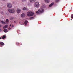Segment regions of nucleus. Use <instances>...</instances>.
Here are the masks:
<instances>
[{"mask_svg": "<svg viewBox=\"0 0 73 73\" xmlns=\"http://www.w3.org/2000/svg\"><path fill=\"white\" fill-rule=\"evenodd\" d=\"M8 12L10 13H14L15 11L14 9H8Z\"/></svg>", "mask_w": 73, "mask_h": 73, "instance_id": "1", "label": "nucleus"}, {"mask_svg": "<svg viewBox=\"0 0 73 73\" xmlns=\"http://www.w3.org/2000/svg\"><path fill=\"white\" fill-rule=\"evenodd\" d=\"M34 14L33 12L31 11H29L27 13V15L28 16L31 17Z\"/></svg>", "mask_w": 73, "mask_h": 73, "instance_id": "2", "label": "nucleus"}, {"mask_svg": "<svg viewBox=\"0 0 73 73\" xmlns=\"http://www.w3.org/2000/svg\"><path fill=\"white\" fill-rule=\"evenodd\" d=\"M34 7H35L36 8H38L39 6H40L39 3L38 2H35L34 4Z\"/></svg>", "mask_w": 73, "mask_h": 73, "instance_id": "3", "label": "nucleus"}, {"mask_svg": "<svg viewBox=\"0 0 73 73\" xmlns=\"http://www.w3.org/2000/svg\"><path fill=\"white\" fill-rule=\"evenodd\" d=\"M44 12V9H40L38 10V11H36V13L38 14L40 13H43Z\"/></svg>", "mask_w": 73, "mask_h": 73, "instance_id": "4", "label": "nucleus"}, {"mask_svg": "<svg viewBox=\"0 0 73 73\" xmlns=\"http://www.w3.org/2000/svg\"><path fill=\"white\" fill-rule=\"evenodd\" d=\"M7 8H11L12 7V5L11 3H8L7 4Z\"/></svg>", "mask_w": 73, "mask_h": 73, "instance_id": "5", "label": "nucleus"}, {"mask_svg": "<svg viewBox=\"0 0 73 73\" xmlns=\"http://www.w3.org/2000/svg\"><path fill=\"white\" fill-rule=\"evenodd\" d=\"M21 12V10L19 9H17V12L18 13H19Z\"/></svg>", "mask_w": 73, "mask_h": 73, "instance_id": "6", "label": "nucleus"}, {"mask_svg": "<svg viewBox=\"0 0 73 73\" xmlns=\"http://www.w3.org/2000/svg\"><path fill=\"white\" fill-rule=\"evenodd\" d=\"M23 11H28V9L27 8L24 7L23 8Z\"/></svg>", "mask_w": 73, "mask_h": 73, "instance_id": "7", "label": "nucleus"}, {"mask_svg": "<svg viewBox=\"0 0 73 73\" xmlns=\"http://www.w3.org/2000/svg\"><path fill=\"white\" fill-rule=\"evenodd\" d=\"M49 0H44V1L46 3H49Z\"/></svg>", "mask_w": 73, "mask_h": 73, "instance_id": "8", "label": "nucleus"}, {"mask_svg": "<svg viewBox=\"0 0 73 73\" xmlns=\"http://www.w3.org/2000/svg\"><path fill=\"white\" fill-rule=\"evenodd\" d=\"M25 14L23 13L21 15V17H25Z\"/></svg>", "mask_w": 73, "mask_h": 73, "instance_id": "9", "label": "nucleus"}, {"mask_svg": "<svg viewBox=\"0 0 73 73\" xmlns=\"http://www.w3.org/2000/svg\"><path fill=\"white\" fill-rule=\"evenodd\" d=\"M35 1V0H30V2L31 3H34Z\"/></svg>", "mask_w": 73, "mask_h": 73, "instance_id": "10", "label": "nucleus"}, {"mask_svg": "<svg viewBox=\"0 0 73 73\" xmlns=\"http://www.w3.org/2000/svg\"><path fill=\"white\" fill-rule=\"evenodd\" d=\"M0 44L1 45H2V46H3V45H4V43L1 42H0Z\"/></svg>", "mask_w": 73, "mask_h": 73, "instance_id": "11", "label": "nucleus"}, {"mask_svg": "<svg viewBox=\"0 0 73 73\" xmlns=\"http://www.w3.org/2000/svg\"><path fill=\"white\" fill-rule=\"evenodd\" d=\"M53 4H54V3H52L49 5V7H52V5H53Z\"/></svg>", "mask_w": 73, "mask_h": 73, "instance_id": "12", "label": "nucleus"}, {"mask_svg": "<svg viewBox=\"0 0 73 73\" xmlns=\"http://www.w3.org/2000/svg\"><path fill=\"white\" fill-rule=\"evenodd\" d=\"M3 31L4 32H5V33H7V32H8V30H7V29H5Z\"/></svg>", "mask_w": 73, "mask_h": 73, "instance_id": "13", "label": "nucleus"}, {"mask_svg": "<svg viewBox=\"0 0 73 73\" xmlns=\"http://www.w3.org/2000/svg\"><path fill=\"white\" fill-rule=\"evenodd\" d=\"M13 19H14V17H10V20H13Z\"/></svg>", "mask_w": 73, "mask_h": 73, "instance_id": "14", "label": "nucleus"}, {"mask_svg": "<svg viewBox=\"0 0 73 73\" xmlns=\"http://www.w3.org/2000/svg\"><path fill=\"white\" fill-rule=\"evenodd\" d=\"M6 22L7 23V24H8V22H9V20L8 19H7L6 20Z\"/></svg>", "mask_w": 73, "mask_h": 73, "instance_id": "15", "label": "nucleus"}, {"mask_svg": "<svg viewBox=\"0 0 73 73\" xmlns=\"http://www.w3.org/2000/svg\"><path fill=\"white\" fill-rule=\"evenodd\" d=\"M8 27V25H5L4 27H3V29L7 28Z\"/></svg>", "mask_w": 73, "mask_h": 73, "instance_id": "16", "label": "nucleus"}, {"mask_svg": "<svg viewBox=\"0 0 73 73\" xmlns=\"http://www.w3.org/2000/svg\"><path fill=\"white\" fill-rule=\"evenodd\" d=\"M6 37V36L5 35H3L2 38V39H4V38H5Z\"/></svg>", "mask_w": 73, "mask_h": 73, "instance_id": "17", "label": "nucleus"}, {"mask_svg": "<svg viewBox=\"0 0 73 73\" xmlns=\"http://www.w3.org/2000/svg\"><path fill=\"white\" fill-rule=\"evenodd\" d=\"M1 23H2L3 24H6V23L4 22L3 21H1Z\"/></svg>", "mask_w": 73, "mask_h": 73, "instance_id": "18", "label": "nucleus"}, {"mask_svg": "<svg viewBox=\"0 0 73 73\" xmlns=\"http://www.w3.org/2000/svg\"><path fill=\"white\" fill-rule=\"evenodd\" d=\"M29 20H33V19H34V17H31L29 18Z\"/></svg>", "mask_w": 73, "mask_h": 73, "instance_id": "19", "label": "nucleus"}, {"mask_svg": "<svg viewBox=\"0 0 73 73\" xmlns=\"http://www.w3.org/2000/svg\"><path fill=\"white\" fill-rule=\"evenodd\" d=\"M27 23H28V21H25V25H27Z\"/></svg>", "mask_w": 73, "mask_h": 73, "instance_id": "20", "label": "nucleus"}, {"mask_svg": "<svg viewBox=\"0 0 73 73\" xmlns=\"http://www.w3.org/2000/svg\"><path fill=\"white\" fill-rule=\"evenodd\" d=\"M71 17L72 19L73 18V14L71 15Z\"/></svg>", "mask_w": 73, "mask_h": 73, "instance_id": "21", "label": "nucleus"}, {"mask_svg": "<svg viewBox=\"0 0 73 73\" xmlns=\"http://www.w3.org/2000/svg\"><path fill=\"white\" fill-rule=\"evenodd\" d=\"M58 1V0H57L56 1V3H57Z\"/></svg>", "mask_w": 73, "mask_h": 73, "instance_id": "22", "label": "nucleus"}, {"mask_svg": "<svg viewBox=\"0 0 73 73\" xmlns=\"http://www.w3.org/2000/svg\"><path fill=\"white\" fill-rule=\"evenodd\" d=\"M22 1L23 2V1H26V0H22Z\"/></svg>", "mask_w": 73, "mask_h": 73, "instance_id": "23", "label": "nucleus"}, {"mask_svg": "<svg viewBox=\"0 0 73 73\" xmlns=\"http://www.w3.org/2000/svg\"><path fill=\"white\" fill-rule=\"evenodd\" d=\"M1 27V25H0V27Z\"/></svg>", "mask_w": 73, "mask_h": 73, "instance_id": "24", "label": "nucleus"}, {"mask_svg": "<svg viewBox=\"0 0 73 73\" xmlns=\"http://www.w3.org/2000/svg\"><path fill=\"white\" fill-rule=\"evenodd\" d=\"M1 38H1V37H0V39H1Z\"/></svg>", "mask_w": 73, "mask_h": 73, "instance_id": "25", "label": "nucleus"}, {"mask_svg": "<svg viewBox=\"0 0 73 73\" xmlns=\"http://www.w3.org/2000/svg\"><path fill=\"white\" fill-rule=\"evenodd\" d=\"M3 1H5V0H2Z\"/></svg>", "mask_w": 73, "mask_h": 73, "instance_id": "26", "label": "nucleus"}, {"mask_svg": "<svg viewBox=\"0 0 73 73\" xmlns=\"http://www.w3.org/2000/svg\"><path fill=\"white\" fill-rule=\"evenodd\" d=\"M8 29H9V30H10L11 29L8 28Z\"/></svg>", "mask_w": 73, "mask_h": 73, "instance_id": "27", "label": "nucleus"}, {"mask_svg": "<svg viewBox=\"0 0 73 73\" xmlns=\"http://www.w3.org/2000/svg\"><path fill=\"white\" fill-rule=\"evenodd\" d=\"M1 31V30L0 29V31Z\"/></svg>", "mask_w": 73, "mask_h": 73, "instance_id": "28", "label": "nucleus"}, {"mask_svg": "<svg viewBox=\"0 0 73 73\" xmlns=\"http://www.w3.org/2000/svg\"><path fill=\"white\" fill-rule=\"evenodd\" d=\"M10 26H11V25H10Z\"/></svg>", "mask_w": 73, "mask_h": 73, "instance_id": "29", "label": "nucleus"}, {"mask_svg": "<svg viewBox=\"0 0 73 73\" xmlns=\"http://www.w3.org/2000/svg\"><path fill=\"white\" fill-rule=\"evenodd\" d=\"M71 20H72V19H71Z\"/></svg>", "mask_w": 73, "mask_h": 73, "instance_id": "30", "label": "nucleus"}, {"mask_svg": "<svg viewBox=\"0 0 73 73\" xmlns=\"http://www.w3.org/2000/svg\"><path fill=\"white\" fill-rule=\"evenodd\" d=\"M10 27H9V28H10Z\"/></svg>", "mask_w": 73, "mask_h": 73, "instance_id": "31", "label": "nucleus"}]
</instances>
